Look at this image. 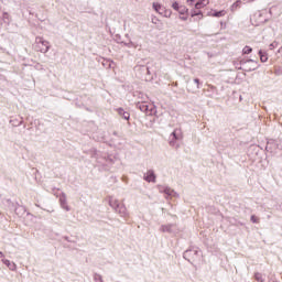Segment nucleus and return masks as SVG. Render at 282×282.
Instances as JSON below:
<instances>
[{"label":"nucleus","instance_id":"obj_9","mask_svg":"<svg viewBox=\"0 0 282 282\" xmlns=\"http://www.w3.org/2000/svg\"><path fill=\"white\" fill-rule=\"evenodd\" d=\"M161 232H170L172 235H175L177 232L175 225H163L160 228Z\"/></svg>","mask_w":282,"mask_h":282},{"label":"nucleus","instance_id":"obj_13","mask_svg":"<svg viewBox=\"0 0 282 282\" xmlns=\"http://www.w3.org/2000/svg\"><path fill=\"white\" fill-rule=\"evenodd\" d=\"M210 3L209 0H198L195 4L196 10H202V8H206Z\"/></svg>","mask_w":282,"mask_h":282},{"label":"nucleus","instance_id":"obj_27","mask_svg":"<svg viewBox=\"0 0 282 282\" xmlns=\"http://www.w3.org/2000/svg\"><path fill=\"white\" fill-rule=\"evenodd\" d=\"M199 14H202V11H198V12H195V11H194V12L192 13V17H199Z\"/></svg>","mask_w":282,"mask_h":282},{"label":"nucleus","instance_id":"obj_8","mask_svg":"<svg viewBox=\"0 0 282 282\" xmlns=\"http://www.w3.org/2000/svg\"><path fill=\"white\" fill-rule=\"evenodd\" d=\"M194 85H195V87H193V84H189L187 86V91H191L192 94H195V91H197V89H200L202 83L199 82V78L194 79Z\"/></svg>","mask_w":282,"mask_h":282},{"label":"nucleus","instance_id":"obj_12","mask_svg":"<svg viewBox=\"0 0 282 282\" xmlns=\"http://www.w3.org/2000/svg\"><path fill=\"white\" fill-rule=\"evenodd\" d=\"M2 263H4V265H7V268H9V270H11L12 272H14L17 270V263H14L8 259H3Z\"/></svg>","mask_w":282,"mask_h":282},{"label":"nucleus","instance_id":"obj_31","mask_svg":"<svg viewBox=\"0 0 282 282\" xmlns=\"http://www.w3.org/2000/svg\"><path fill=\"white\" fill-rule=\"evenodd\" d=\"M180 19L182 20V21H187V17L186 15H182V17H180Z\"/></svg>","mask_w":282,"mask_h":282},{"label":"nucleus","instance_id":"obj_22","mask_svg":"<svg viewBox=\"0 0 282 282\" xmlns=\"http://www.w3.org/2000/svg\"><path fill=\"white\" fill-rule=\"evenodd\" d=\"M242 54H252V47L250 46H245L242 48Z\"/></svg>","mask_w":282,"mask_h":282},{"label":"nucleus","instance_id":"obj_3","mask_svg":"<svg viewBox=\"0 0 282 282\" xmlns=\"http://www.w3.org/2000/svg\"><path fill=\"white\" fill-rule=\"evenodd\" d=\"M109 206H111L113 210L118 213V215H120V217H127V215H129V213H127V207L124 206V204H120V202H118V199L113 197L109 199Z\"/></svg>","mask_w":282,"mask_h":282},{"label":"nucleus","instance_id":"obj_35","mask_svg":"<svg viewBox=\"0 0 282 282\" xmlns=\"http://www.w3.org/2000/svg\"><path fill=\"white\" fill-rule=\"evenodd\" d=\"M250 2L254 1V0H249Z\"/></svg>","mask_w":282,"mask_h":282},{"label":"nucleus","instance_id":"obj_10","mask_svg":"<svg viewBox=\"0 0 282 282\" xmlns=\"http://www.w3.org/2000/svg\"><path fill=\"white\" fill-rule=\"evenodd\" d=\"M59 204H61V207L64 209V210H67L69 212V206H67V195H65V193H63L59 197Z\"/></svg>","mask_w":282,"mask_h":282},{"label":"nucleus","instance_id":"obj_14","mask_svg":"<svg viewBox=\"0 0 282 282\" xmlns=\"http://www.w3.org/2000/svg\"><path fill=\"white\" fill-rule=\"evenodd\" d=\"M117 112L119 113V116H121L123 118V120H129L131 118V115L127 111H124V109L122 108H118Z\"/></svg>","mask_w":282,"mask_h":282},{"label":"nucleus","instance_id":"obj_5","mask_svg":"<svg viewBox=\"0 0 282 282\" xmlns=\"http://www.w3.org/2000/svg\"><path fill=\"white\" fill-rule=\"evenodd\" d=\"M35 43L39 52L42 54H47L50 52V43L43 37H36Z\"/></svg>","mask_w":282,"mask_h":282},{"label":"nucleus","instance_id":"obj_16","mask_svg":"<svg viewBox=\"0 0 282 282\" xmlns=\"http://www.w3.org/2000/svg\"><path fill=\"white\" fill-rule=\"evenodd\" d=\"M153 10H155V12H158L159 14H162V12L164 11V9H162V4L158 3V2H153L152 4Z\"/></svg>","mask_w":282,"mask_h":282},{"label":"nucleus","instance_id":"obj_18","mask_svg":"<svg viewBox=\"0 0 282 282\" xmlns=\"http://www.w3.org/2000/svg\"><path fill=\"white\" fill-rule=\"evenodd\" d=\"M239 8H241V0L236 1V2L231 6V12H236V10H239Z\"/></svg>","mask_w":282,"mask_h":282},{"label":"nucleus","instance_id":"obj_24","mask_svg":"<svg viewBox=\"0 0 282 282\" xmlns=\"http://www.w3.org/2000/svg\"><path fill=\"white\" fill-rule=\"evenodd\" d=\"M250 219L252 224H259V218L257 216L252 215Z\"/></svg>","mask_w":282,"mask_h":282},{"label":"nucleus","instance_id":"obj_32","mask_svg":"<svg viewBox=\"0 0 282 282\" xmlns=\"http://www.w3.org/2000/svg\"><path fill=\"white\" fill-rule=\"evenodd\" d=\"M144 97H147V95H142V94H141V95L139 96V100H144Z\"/></svg>","mask_w":282,"mask_h":282},{"label":"nucleus","instance_id":"obj_30","mask_svg":"<svg viewBox=\"0 0 282 282\" xmlns=\"http://www.w3.org/2000/svg\"><path fill=\"white\" fill-rule=\"evenodd\" d=\"M195 1H197V0H187V3H188L189 6H193V4L195 3Z\"/></svg>","mask_w":282,"mask_h":282},{"label":"nucleus","instance_id":"obj_29","mask_svg":"<svg viewBox=\"0 0 282 282\" xmlns=\"http://www.w3.org/2000/svg\"><path fill=\"white\" fill-rule=\"evenodd\" d=\"M127 47H134L133 42L126 43Z\"/></svg>","mask_w":282,"mask_h":282},{"label":"nucleus","instance_id":"obj_7","mask_svg":"<svg viewBox=\"0 0 282 282\" xmlns=\"http://www.w3.org/2000/svg\"><path fill=\"white\" fill-rule=\"evenodd\" d=\"M156 177H158V176L155 175V172H154L153 170H149V171L144 174L143 180H144L145 182L155 184Z\"/></svg>","mask_w":282,"mask_h":282},{"label":"nucleus","instance_id":"obj_33","mask_svg":"<svg viewBox=\"0 0 282 282\" xmlns=\"http://www.w3.org/2000/svg\"><path fill=\"white\" fill-rule=\"evenodd\" d=\"M3 19H8V13H3Z\"/></svg>","mask_w":282,"mask_h":282},{"label":"nucleus","instance_id":"obj_26","mask_svg":"<svg viewBox=\"0 0 282 282\" xmlns=\"http://www.w3.org/2000/svg\"><path fill=\"white\" fill-rule=\"evenodd\" d=\"M279 45V43L273 42L270 44V50H274V47H276Z\"/></svg>","mask_w":282,"mask_h":282},{"label":"nucleus","instance_id":"obj_28","mask_svg":"<svg viewBox=\"0 0 282 282\" xmlns=\"http://www.w3.org/2000/svg\"><path fill=\"white\" fill-rule=\"evenodd\" d=\"M175 139L170 140V147H175Z\"/></svg>","mask_w":282,"mask_h":282},{"label":"nucleus","instance_id":"obj_19","mask_svg":"<svg viewBox=\"0 0 282 282\" xmlns=\"http://www.w3.org/2000/svg\"><path fill=\"white\" fill-rule=\"evenodd\" d=\"M254 279H256V281H258V282H265V279L263 278V274H261V273H259V272H257V273L254 274Z\"/></svg>","mask_w":282,"mask_h":282},{"label":"nucleus","instance_id":"obj_21","mask_svg":"<svg viewBox=\"0 0 282 282\" xmlns=\"http://www.w3.org/2000/svg\"><path fill=\"white\" fill-rule=\"evenodd\" d=\"M93 279L95 282H105L99 273H94Z\"/></svg>","mask_w":282,"mask_h":282},{"label":"nucleus","instance_id":"obj_15","mask_svg":"<svg viewBox=\"0 0 282 282\" xmlns=\"http://www.w3.org/2000/svg\"><path fill=\"white\" fill-rule=\"evenodd\" d=\"M210 17H216L217 19H220V17H226V10L212 11Z\"/></svg>","mask_w":282,"mask_h":282},{"label":"nucleus","instance_id":"obj_17","mask_svg":"<svg viewBox=\"0 0 282 282\" xmlns=\"http://www.w3.org/2000/svg\"><path fill=\"white\" fill-rule=\"evenodd\" d=\"M259 56H260L261 63H268V54L265 52L259 51Z\"/></svg>","mask_w":282,"mask_h":282},{"label":"nucleus","instance_id":"obj_23","mask_svg":"<svg viewBox=\"0 0 282 282\" xmlns=\"http://www.w3.org/2000/svg\"><path fill=\"white\" fill-rule=\"evenodd\" d=\"M181 7H182V6H180L178 2H174V3L172 4L173 10H175L176 12L180 10Z\"/></svg>","mask_w":282,"mask_h":282},{"label":"nucleus","instance_id":"obj_34","mask_svg":"<svg viewBox=\"0 0 282 282\" xmlns=\"http://www.w3.org/2000/svg\"><path fill=\"white\" fill-rule=\"evenodd\" d=\"M0 257H3V252L0 251Z\"/></svg>","mask_w":282,"mask_h":282},{"label":"nucleus","instance_id":"obj_6","mask_svg":"<svg viewBox=\"0 0 282 282\" xmlns=\"http://www.w3.org/2000/svg\"><path fill=\"white\" fill-rule=\"evenodd\" d=\"M159 192L164 193L167 197H180V194L169 186H159Z\"/></svg>","mask_w":282,"mask_h":282},{"label":"nucleus","instance_id":"obj_20","mask_svg":"<svg viewBox=\"0 0 282 282\" xmlns=\"http://www.w3.org/2000/svg\"><path fill=\"white\" fill-rule=\"evenodd\" d=\"M177 12L178 14L184 15L188 12V9L185 6H181Z\"/></svg>","mask_w":282,"mask_h":282},{"label":"nucleus","instance_id":"obj_4","mask_svg":"<svg viewBox=\"0 0 282 282\" xmlns=\"http://www.w3.org/2000/svg\"><path fill=\"white\" fill-rule=\"evenodd\" d=\"M238 69H242V72H254L259 69V64L254 59H240V67Z\"/></svg>","mask_w":282,"mask_h":282},{"label":"nucleus","instance_id":"obj_1","mask_svg":"<svg viewBox=\"0 0 282 282\" xmlns=\"http://www.w3.org/2000/svg\"><path fill=\"white\" fill-rule=\"evenodd\" d=\"M183 258L189 263H195V261L202 259V250L197 247H192L183 253Z\"/></svg>","mask_w":282,"mask_h":282},{"label":"nucleus","instance_id":"obj_2","mask_svg":"<svg viewBox=\"0 0 282 282\" xmlns=\"http://www.w3.org/2000/svg\"><path fill=\"white\" fill-rule=\"evenodd\" d=\"M144 100H138L135 102L137 109H140L143 113L151 116L154 111L153 105L149 104V97H143Z\"/></svg>","mask_w":282,"mask_h":282},{"label":"nucleus","instance_id":"obj_25","mask_svg":"<svg viewBox=\"0 0 282 282\" xmlns=\"http://www.w3.org/2000/svg\"><path fill=\"white\" fill-rule=\"evenodd\" d=\"M151 21L154 25H158V23H160V20L156 17H152Z\"/></svg>","mask_w":282,"mask_h":282},{"label":"nucleus","instance_id":"obj_11","mask_svg":"<svg viewBox=\"0 0 282 282\" xmlns=\"http://www.w3.org/2000/svg\"><path fill=\"white\" fill-rule=\"evenodd\" d=\"M172 137H173V140H183V139H184V134L182 133V129L176 128V129L172 132Z\"/></svg>","mask_w":282,"mask_h":282}]
</instances>
